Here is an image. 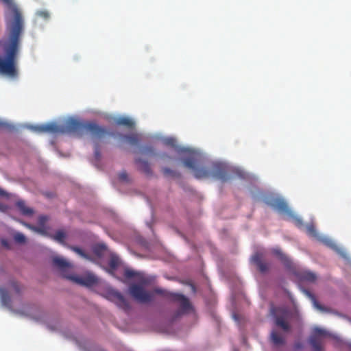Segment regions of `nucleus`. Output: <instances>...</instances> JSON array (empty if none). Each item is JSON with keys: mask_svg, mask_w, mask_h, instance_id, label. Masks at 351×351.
Returning <instances> with one entry per match:
<instances>
[{"mask_svg": "<svg viewBox=\"0 0 351 351\" xmlns=\"http://www.w3.org/2000/svg\"><path fill=\"white\" fill-rule=\"evenodd\" d=\"M53 264L61 272L63 277L69 279L79 285L86 287H91L97 283V277L90 273L84 276H75L71 274L73 265L61 257H54Z\"/></svg>", "mask_w": 351, "mask_h": 351, "instance_id": "nucleus-5", "label": "nucleus"}, {"mask_svg": "<svg viewBox=\"0 0 351 351\" xmlns=\"http://www.w3.org/2000/svg\"><path fill=\"white\" fill-rule=\"evenodd\" d=\"M135 162L138 165V169L145 174L151 175L152 173L150 165L147 161L141 159H136Z\"/></svg>", "mask_w": 351, "mask_h": 351, "instance_id": "nucleus-15", "label": "nucleus"}, {"mask_svg": "<svg viewBox=\"0 0 351 351\" xmlns=\"http://www.w3.org/2000/svg\"><path fill=\"white\" fill-rule=\"evenodd\" d=\"M124 276L127 279L136 278L142 285H147L149 283V280L143 275V274L130 269H125Z\"/></svg>", "mask_w": 351, "mask_h": 351, "instance_id": "nucleus-12", "label": "nucleus"}, {"mask_svg": "<svg viewBox=\"0 0 351 351\" xmlns=\"http://www.w3.org/2000/svg\"><path fill=\"white\" fill-rule=\"evenodd\" d=\"M271 312L274 318L275 325L280 328L285 332H289L291 330L289 311L285 308H273Z\"/></svg>", "mask_w": 351, "mask_h": 351, "instance_id": "nucleus-6", "label": "nucleus"}, {"mask_svg": "<svg viewBox=\"0 0 351 351\" xmlns=\"http://www.w3.org/2000/svg\"><path fill=\"white\" fill-rule=\"evenodd\" d=\"M270 341L276 346L285 344V337L276 330H272L270 334Z\"/></svg>", "mask_w": 351, "mask_h": 351, "instance_id": "nucleus-13", "label": "nucleus"}, {"mask_svg": "<svg viewBox=\"0 0 351 351\" xmlns=\"http://www.w3.org/2000/svg\"><path fill=\"white\" fill-rule=\"evenodd\" d=\"M27 226H28L29 228H32V229H33V230H36V231H38V232H40V233H42V234H44V231H43V230L40 229V228H36L32 227V226H29V225H27Z\"/></svg>", "mask_w": 351, "mask_h": 351, "instance_id": "nucleus-35", "label": "nucleus"}, {"mask_svg": "<svg viewBox=\"0 0 351 351\" xmlns=\"http://www.w3.org/2000/svg\"><path fill=\"white\" fill-rule=\"evenodd\" d=\"M34 130L38 132H51V133H77L83 134L84 132L90 133L93 138H102L106 136L107 131L99 126L97 124L92 122H81L77 119L70 118L67 119L62 125L60 126L54 123H49L40 125L34 126Z\"/></svg>", "mask_w": 351, "mask_h": 351, "instance_id": "nucleus-2", "label": "nucleus"}, {"mask_svg": "<svg viewBox=\"0 0 351 351\" xmlns=\"http://www.w3.org/2000/svg\"><path fill=\"white\" fill-rule=\"evenodd\" d=\"M119 180L123 182H129V178H128V173H126V171H121V173H119Z\"/></svg>", "mask_w": 351, "mask_h": 351, "instance_id": "nucleus-27", "label": "nucleus"}, {"mask_svg": "<svg viewBox=\"0 0 351 351\" xmlns=\"http://www.w3.org/2000/svg\"><path fill=\"white\" fill-rule=\"evenodd\" d=\"M8 209V206L6 205L2 204L0 203V210L5 211Z\"/></svg>", "mask_w": 351, "mask_h": 351, "instance_id": "nucleus-36", "label": "nucleus"}, {"mask_svg": "<svg viewBox=\"0 0 351 351\" xmlns=\"http://www.w3.org/2000/svg\"><path fill=\"white\" fill-rule=\"evenodd\" d=\"M115 122L118 125L127 126L128 128H132L134 125V121L126 117H118L116 119Z\"/></svg>", "mask_w": 351, "mask_h": 351, "instance_id": "nucleus-18", "label": "nucleus"}, {"mask_svg": "<svg viewBox=\"0 0 351 351\" xmlns=\"http://www.w3.org/2000/svg\"><path fill=\"white\" fill-rule=\"evenodd\" d=\"M105 298L108 300L114 302L120 308L125 311L130 308L128 302L125 300L123 295L117 291L113 289L108 290L105 295Z\"/></svg>", "mask_w": 351, "mask_h": 351, "instance_id": "nucleus-7", "label": "nucleus"}, {"mask_svg": "<svg viewBox=\"0 0 351 351\" xmlns=\"http://www.w3.org/2000/svg\"><path fill=\"white\" fill-rule=\"evenodd\" d=\"M40 219H42V220H45V217H40Z\"/></svg>", "mask_w": 351, "mask_h": 351, "instance_id": "nucleus-40", "label": "nucleus"}, {"mask_svg": "<svg viewBox=\"0 0 351 351\" xmlns=\"http://www.w3.org/2000/svg\"><path fill=\"white\" fill-rule=\"evenodd\" d=\"M303 348V343L302 342H295L294 344V349L295 350H300Z\"/></svg>", "mask_w": 351, "mask_h": 351, "instance_id": "nucleus-31", "label": "nucleus"}, {"mask_svg": "<svg viewBox=\"0 0 351 351\" xmlns=\"http://www.w3.org/2000/svg\"><path fill=\"white\" fill-rule=\"evenodd\" d=\"M129 291L130 295L140 303L145 304L152 302L154 299V293H156L171 301L178 302L182 313H185L191 308L189 300L184 295L171 293L162 288L156 287L151 292L146 291L141 285L133 284L130 286Z\"/></svg>", "mask_w": 351, "mask_h": 351, "instance_id": "nucleus-3", "label": "nucleus"}, {"mask_svg": "<svg viewBox=\"0 0 351 351\" xmlns=\"http://www.w3.org/2000/svg\"><path fill=\"white\" fill-rule=\"evenodd\" d=\"M72 250L82 257L89 259V256L82 249L77 247H72Z\"/></svg>", "mask_w": 351, "mask_h": 351, "instance_id": "nucleus-26", "label": "nucleus"}, {"mask_svg": "<svg viewBox=\"0 0 351 351\" xmlns=\"http://www.w3.org/2000/svg\"><path fill=\"white\" fill-rule=\"evenodd\" d=\"M184 167L192 169L197 179L213 177L226 181L228 180L227 167L221 162H213L206 167L197 166L198 161L195 154H190L182 159Z\"/></svg>", "mask_w": 351, "mask_h": 351, "instance_id": "nucleus-4", "label": "nucleus"}, {"mask_svg": "<svg viewBox=\"0 0 351 351\" xmlns=\"http://www.w3.org/2000/svg\"><path fill=\"white\" fill-rule=\"evenodd\" d=\"M95 158L97 160H99L101 157V154H100V152H99V150L98 148H96L95 149Z\"/></svg>", "mask_w": 351, "mask_h": 351, "instance_id": "nucleus-34", "label": "nucleus"}, {"mask_svg": "<svg viewBox=\"0 0 351 351\" xmlns=\"http://www.w3.org/2000/svg\"><path fill=\"white\" fill-rule=\"evenodd\" d=\"M124 138L132 145H138L141 141V135L138 134L125 135Z\"/></svg>", "mask_w": 351, "mask_h": 351, "instance_id": "nucleus-17", "label": "nucleus"}, {"mask_svg": "<svg viewBox=\"0 0 351 351\" xmlns=\"http://www.w3.org/2000/svg\"><path fill=\"white\" fill-rule=\"evenodd\" d=\"M0 295L2 303L5 306L10 305V298L8 291L5 288H0Z\"/></svg>", "mask_w": 351, "mask_h": 351, "instance_id": "nucleus-20", "label": "nucleus"}, {"mask_svg": "<svg viewBox=\"0 0 351 351\" xmlns=\"http://www.w3.org/2000/svg\"><path fill=\"white\" fill-rule=\"evenodd\" d=\"M38 14L45 19H47L49 17V14L45 11H40Z\"/></svg>", "mask_w": 351, "mask_h": 351, "instance_id": "nucleus-32", "label": "nucleus"}, {"mask_svg": "<svg viewBox=\"0 0 351 351\" xmlns=\"http://www.w3.org/2000/svg\"><path fill=\"white\" fill-rule=\"evenodd\" d=\"M162 171L165 176H171L173 178H178L180 176V173L176 172L168 167L162 168Z\"/></svg>", "mask_w": 351, "mask_h": 351, "instance_id": "nucleus-22", "label": "nucleus"}, {"mask_svg": "<svg viewBox=\"0 0 351 351\" xmlns=\"http://www.w3.org/2000/svg\"><path fill=\"white\" fill-rule=\"evenodd\" d=\"M16 206L23 215L29 216L33 214L34 211L32 208L26 206L24 201L19 200L16 202Z\"/></svg>", "mask_w": 351, "mask_h": 351, "instance_id": "nucleus-16", "label": "nucleus"}, {"mask_svg": "<svg viewBox=\"0 0 351 351\" xmlns=\"http://www.w3.org/2000/svg\"><path fill=\"white\" fill-rule=\"evenodd\" d=\"M307 232L312 235H315V229L313 225L307 226Z\"/></svg>", "mask_w": 351, "mask_h": 351, "instance_id": "nucleus-30", "label": "nucleus"}, {"mask_svg": "<svg viewBox=\"0 0 351 351\" xmlns=\"http://www.w3.org/2000/svg\"><path fill=\"white\" fill-rule=\"evenodd\" d=\"M5 125V123L0 120V127H4Z\"/></svg>", "mask_w": 351, "mask_h": 351, "instance_id": "nucleus-39", "label": "nucleus"}, {"mask_svg": "<svg viewBox=\"0 0 351 351\" xmlns=\"http://www.w3.org/2000/svg\"><path fill=\"white\" fill-rule=\"evenodd\" d=\"M306 294L311 299L314 306L317 308L318 310L325 312L326 311V308L322 306L316 300L315 295L312 294L310 291H306Z\"/></svg>", "mask_w": 351, "mask_h": 351, "instance_id": "nucleus-21", "label": "nucleus"}, {"mask_svg": "<svg viewBox=\"0 0 351 351\" xmlns=\"http://www.w3.org/2000/svg\"><path fill=\"white\" fill-rule=\"evenodd\" d=\"M143 152L146 154H150V155L154 154V148L152 147H149V146L144 147Z\"/></svg>", "mask_w": 351, "mask_h": 351, "instance_id": "nucleus-29", "label": "nucleus"}, {"mask_svg": "<svg viewBox=\"0 0 351 351\" xmlns=\"http://www.w3.org/2000/svg\"><path fill=\"white\" fill-rule=\"evenodd\" d=\"M295 274H297L301 280L308 281V282H314L316 280V275L311 272L309 271H302L299 273L296 272V269L295 271H293Z\"/></svg>", "mask_w": 351, "mask_h": 351, "instance_id": "nucleus-14", "label": "nucleus"}, {"mask_svg": "<svg viewBox=\"0 0 351 351\" xmlns=\"http://www.w3.org/2000/svg\"><path fill=\"white\" fill-rule=\"evenodd\" d=\"M10 289L14 291L16 293H19L21 291L20 286L16 282H12L10 283Z\"/></svg>", "mask_w": 351, "mask_h": 351, "instance_id": "nucleus-28", "label": "nucleus"}, {"mask_svg": "<svg viewBox=\"0 0 351 351\" xmlns=\"http://www.w3.org/2000/svg\"><path fill=\"white\" fill-rule=\"evenodd\" d=\"M263 255L261 253L257 252L252 257V261L256 265L258 270L265 274L269 269V264L263 261Z\"/></svg>", "mask_w": 351, "mask_h": 351, "instance_id": "nucleus-11", "label": "nucleus"}, {"mask_svg": "<svg viewBox=\"0 0 351 351\" xmlns=\"http://www.w3.org/2000/svg\"><path fill=\"white\" fill-rule=\"evenodd\" d=\"M119 264L120 260L119 257L114 254H112L108 262L110 272L112 273L118 267Z\"/></svg>", "mask_w": 351, "mask_h": 351, "instance_id": "nucleus-19", "label": "nucleus"}, {"mask_svg": "<svg viewBox=\"0 0 351 351\" xmlns=\"http://www.w3.org/2000/svg\"><path fill=\"white\" fill-rule=\"evenodd\" d=\"M269 205L279 213L287 214L289 216L293 215L292 212L289 208L287 203L282 199L278 198L273 199L269 202Z\"/></svg>", "mask_w": 351, "mask_h": 351, "instance_id": "nucleus-10", "label": "nucleus"}, {"mask_svg": "<svg viewBox=\"0 0 351 351\" xmlns=\"http://www.w3.org/2000/svg\"><path fill=\"white\" fill-rule=\"evenodd\" d=\"M53 238L60 243H63L65 239V233L63 231L59 230L56 232Z\"/></svg>", "mask_w": 351, "mask_h": 351, "instance_id": "nucleus-24", "label": "nucleus"}, {"mask_svg": "<svg viewBox=\"0 0 351 351\" xmlns=\"http://www.w3.org/2000/svg\"><path fill=\"white\" fill-rule=\"evenodd\" d=\"M0 196L7 197L8 196V193L4 190H3L2 189H0Z\"/></svg>", "mask_w": 351, "mask_h": 351, "instance_id": "nucleus-37", "label": "nucleus"}, {"mask_svg": "<svg viewBox=\"0 0 351 351\" xmlns=\"http://www.w3.org/2000/svg\"><path fill=\"white\" fill-rule=\"evenodd\" d=\"M326 335V331L319 328H315L310 337L309 342L314 351L322 350L321 338Z\"/></svg>", "mask_w": 351, "mask_h": 351, "instance_id": "nucleus-8", "label": "nucleus"}, {"mask_svg": "<svg viewBox=\"0 0 351 351\" xmlns=\"http://www.w3.org/2000/svg\"><path fill=\"white\" fill-rule=\"evenodd\" d=\"M271 252L276 256L284 265V266L291 271H295V265L279 247H274L271 250Z\"/></svg>", "mask_w": 351, "mask_h": 351, "instance_id": "nucleus-9", "label": "nucleus"}, {"mask_svg": "<svg viewBox=\"0 0 351 351\" xmlns=\"http://www.w3.org/2000/svg\"><path fill=\"white\" fill-rule=\"evenodd\" d=\"M295 221V224L300 227L301 226H302V221L301 219L298 218V217H293Z\"/></svg>", "mask_w": 351, "mask_h": 351, "instance_id": "nucleus-33", "label": "nucleus"}, {"mask_svg": "<svg viewBox=\"0 0 351 351\" xmlns=\"http://www.w3.org/2000/svg\"><path fill=\"white\" fill-rule=\"evenodd\" d=\"M105 250H106V246L102 244L96 245L93 247L94 253L99 256H101L102 255V254Z\"/></svg>", "mask_w": 351, "mask_h": 351, "instance_id": "nucleus-23", "label": "nucleus"}, {"mask_svg": "<svg viewBox=\"0 0 351 351\" xmlns=\"http://www.w3.org/2000/svg\"><path fill=\"white\" fill-rule=\"evenodd\" d=\"M4 3H5L8 5L12 4V0H2Z\"/></svg>", "mask_w": 351, "mask_h": 351, "instance_id": "nucleus-38", "label": "nucleus"}, {"mask_svg": "<svg viewBox=\"0 0 351 351\" xmlns=\"http://www.w3.org/2000/svg\"><path fill=\"white\" fill-rule=\"evenodd\" d=\"M14 241L19 243H23L25 241V237L20 232H17L14 235Z\"/></svg>", "mask_w": 351, "mask_h": 351, "instance_id": "nucleus-25", "label": "nucleus"}, {"mask_svg": "<svg viewBox=\"0 0 351 351\" xmlns=\"http://www.w3.org/2000/svg\"><path fill=\"white\" fill-rule=\"evenodd\" d=\"M10 12L12 16L7 22L8 38L2 42L4 57H0V73L14 77L18 75L17 56L23 32V19L16 6H11Z\"/></svg>", "mask_w": 351, "mask_h": 351, "instance_id": "nucleus-1", "label": "nucleus"}, {"mask_svg": "<svg viewBox=\"0 0 351 351\" xmlns=\"http://www.w3.org/2000/svg\"><path fill=\"white\" fill-rule=\"evenodd\" d=\"M2 243H3V245H6L5 241H2Z\"/></svg>", "mask_w": 351, "mask_h": 351, "instance_id": "nucleus-41", "label": "nucleus"}]
</instances>
